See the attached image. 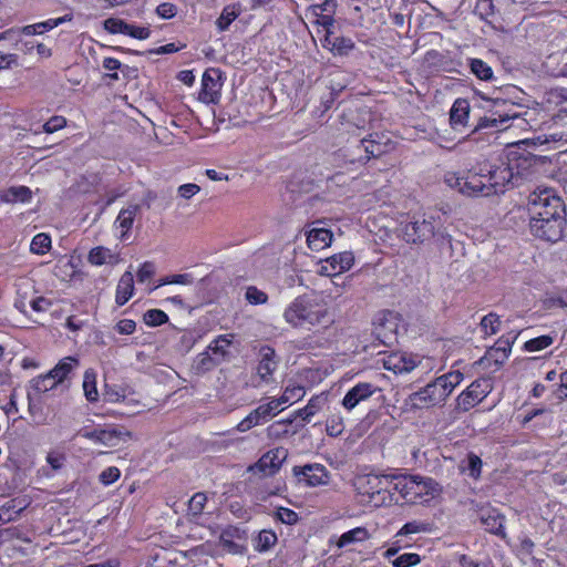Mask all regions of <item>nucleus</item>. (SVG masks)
<instances>
[{
    "instance_id": "1",
    "label": "nucleus",
    "mask_w": 567,
    "mask_h": 567,
    "mask_svg": "<svg viewBox=\"0 0 567 567\" xmlns=\"http://www.w3.org/2000/svg\"><path fill=\"white\" fill-rule=\"evenodd\" d=\"M526 162V158H514L480 163V172L485 174L486 196L504 193L508 185H518L528 175L527 167H523Z\"/></svg>"
},
{
    "instance_id": "2",
    "label": "nucleus",
    "mask_w": 567,
    "mask_h": 567,
    "mask_svg": "<svg viewBox=\"0 0 567 567\" xmlns=\"http://www.w3.org/2000/svg\"><path fill=\"white\" fill-rule=\"evenodd\" d=\"M284 317L292 327L306 329L331 321L327 308L308 296L296 298L285 310Z\"/></svg>"
},
{
    "instance_id": "3",
    "label": "nucleus",
    "mask_w": 567,
    "mask_h": 567,
    "mask_svg": "<svg viewBox=\"0 0 567 567\" xmlns=\"http://www.w3.org/2000/svg\"><path fill=\"white\" fill-rule=\"evenodd\" d=\"M529 219H560L566 223V208L560 197L545 189L533 193L528 202Z\"/></svg>"
},
{
    "instance_id": "4",
    "label": "nucleus",
    "mask_w": 567,
    "mask_h": 567,
    "mask_svg": "<svg viewBox=\"0 0 567 567\" xmlns=\"http://www.w3.org/2000/svg\"><path fill=\"white\" fill-rule=\"evenodd\" d=\"M450 186L457 188L467 196H486L485 174L480 172V163L470 169L464 176H451L447 178Z\"/></svg>"
},
{
    "instance_id": "5",
    "label": "nucleus",
    "mask_w": 567,
    "mask_h": 567,
    "mask_svg": "<svg viewBox=\"0 0 567 567\" xmlns=\"http://www.w3.org/2000/svg\"><path fill=\"white\" fill-rule=\"evenodd\" d=\"M449 393L436 378L433 382L426 384L421 390L409 395V403L413 409H424L443 404L449 398Z\"/></svg>"
},
{
    "instance_id": "6",
    "label": "nucleus",
    "mask_w": 567,
    "mask_h": 567,
    "mask_svg": "<svg viewBox=\"0 0 567 567\" xmlns=\"http://www.w3.org/2000/svg\"><path fill=\"white\" fill-rule=\"evenodd\" d=\"M493 390V383L488 378H481L473 381L466 390L456 398V408L467 412L482 402Z\"/></svg>"
},
{
    "instance_id": "7",
    "label": "nucleus",
    "mask_w": 567,
    "mask_h": 567,
    "mask_svg": "<svg viewBox=\"0 0 567 567\" xmlns=\"http://www.w3.org/2000/svg\"><path fill=\"white\" fill-rule=\"evenodd\" d=\"M434 219L417 218L404 224L401 228L402 238L409 244H423L436 235Z\"/></svg>"
},
{
    "instance_id": "8",
    "label": "nucleus",
    "mask_w": 567,
    "mask_h": 567,
    "mask_svg": "<svg viewBox=\"0 0 567 567\" xmlns=\"http://www.w3.org/2000/svg\"><path fill=\"white\" fill-rule=\"evenodd\" d=\"M288 456V451L284 447H277L266 452L255 464L248 467V471L260 476H271L276 474L284 461Z\"/></svg>"
},
{
    "instance_id": "9",
    "label": "nucleus",
    "mask_w": 567,
    "mask_h": 567,
    "mask_svg": "<svg viewBox=\"0 0 567 567\" xmlns=\"http://www.w3.org/2000/svg\"><path fill=\"white\" fill-rule=\"evenodd\" d=\"M566 223L560 219H529L530 233L545 241L557 243L563 238Z\"/></svg>"
},
{
    "instance_id": "10",
    "label": "nucleus",
    "mask_w": 567,
    "mask_h": 567,
    "mask_svg": "<svg viewBox=\"0 0 567 567\" xmlns=\"http://www.w3.org/2000/svg\"><path fill=\"white\" fill-rule=\"evenodd\" d=\"M398 316L388 311L374 322L373 333L384 346H392L396 342Z\"/></svg>"
},
{
    "instance_id": "11",
    "label": "nucleus",
    "mask_w": 567,
    "mask_h": 567,
    "mask_svg": "<svg viewBox=\"0 0 567 567\" xmlns=\"http://www.w3.org/2000/svg\"><path fill=\"white\" fill-rule=\"evenodd\" d=\"M408 486V498L409 503H417L424 495H434L437 489V483L432 478H424L419 475H410Z\"/></svg>"
},
{
    "instance_id": "12",
    "label": "nucleus",
    "mask_w": 567,
    "mask_h": 567,
    "mask_svg": "<svg viewBox=\"0 0 567 567\" xmlns=\"http://www.w3.org/2000/svg\"><path fill=\"white\" fill-rule=\"evenodd\" d=\"M220 72L218 69H208L203 74L199 99L206 103H216L221 89Z\"/></svg>"
},
{
    "instance_id": "13",
    "label": "nucleus",
    "mask_w": 567,
    "mask_h": 567,
    "mask_svg": "<svg viewBox=\"0 0 567 567\" xmlns=\"http://www.w3.org/2000/svg\"><path fill=\"white\" fill-rule=\"evenodd\" d=\"M292 472L297 477L303 476L306 483L312 487L327 485L329 483V472L319 463L295 466Z\"/></svg>"
},
{
    "instance_id": "14",
    "label": "nucleus",
    "mask_w": 567,
    "mask_h": 567,
    "mask_svg": "<svg viewBox=\"0 0 567 567\" xmlns=\"http://www.w3.org/2000/svg\"><path fill=\"white\" fill-rule=\"evenodd\" d=\"M478 518L487 532L502 538L506 537L504 529L505 517L497 509L492 507H482L478 511Z\"/></svg>"
},
{
    "instance_id": "15",
    "label": "nucleus",
    "mask_w": 567,
    "mask_h": 567,
    "mask_svg": "<svg viewBox=\"0 0 567 567\" xmlns=\"http://www.w3.org/2000/svg\"><path fill=\"white\" fill-rule=\"evenodd\" d=\"M377 391V388L368 382L358 383L351 388L342 400V405L348 411L353 410L358 404L367 401Z\"/></svg>"
},
{
    "instance_id": "16",
    "label": "nucleus",
    "mask_w": 567,
    "mask_h": 567,
    "mask_svg": "<svg viewBox=\"0 0 567 567\" xmlns=\"http://www.w3.org/2000/svg\"><path fill=\"white\" fill-rule=\"evenodd\" d=\"M277 367L278 361L276 360L275 350L268 346L261 347L259 350V362L257 367V373L260 379L268 382Z\"/></svg>"
},
{
    "instance_id": "17",
    "label": "nucleus",
    "mask_w": 567,
    "mask_h": 567,
    "mask_svg": "<svg viewBox=\"0 0 567 567\" xmlns=\"http://www.w3.org/2000/svg\"><path fill=\"white\" fill-rule=\"evenodd\" d=\"M390 475L369 474L360 480V488L364 494L373 496L389 489Z\"/></svg>"
},
{
    "instance_id": "18",
    "label": "nucleus",
    "mask_w": 567,
    "mask_h": 567,
    "mask_svg": "<svg viewBox=\"0 0 567 567\" xmlns=\"http://www.w3.org/2000/svg\"><path fill=\"white\" fill-rule=\"evenodd\" d=\"M332 233L326 228H312L307 233V244L311 250L320 251L330 246Z\"/></svg>"
},
{
    "instance_id": "19",
    "label": "nucleus",
    "mask_w": 567,
    "mask_h": 567,
    "mask_svg": "<svg viewBox=\"0 0 567 567\" xmlns=\"http://www.w3.org/2000/svg\"><path fill=\"white\" fill-rule=\"evenodd\" d=\"M131 437V433L123 426H109L102 429V445L107 447L118 446Z\"/></svg>"
},
{
    "instance_id": "20",
    "label": "nucleus",
    "mask_w": 567,
    "mask_h": 567,
    "mask_svg": "<svg viewBox=\"0 0 567 567\" xmlns=\"http://www.w3.org/2000/svg\"><path fill=\"white\" fill-rule=\"evenodd\" d=\"M470 116V104L466 100L457 99L450 112V123L453 128L464 127Z\"/></svg>"
},
{
    "instance_id": "21",
    "label": "nucleus",
    "mask_w": 567,
    "mask_h": 567,
    "mask_svg": "<svg viewBox=\"0 0 567 567\" xmlns=\"http://www.w3.org/2000/svg\"><path fill=\"white\" fill-rule=\"evenodd\" d=\"M32 192L27 186H12L0 190V203H27L31 199Z\"/></svg>"
},
{
    "instance_id": "22",
    "label": "nucleus",
    "mask_w": 567,
    "mask_h": 567,
    "mask_svg": "<svg viewBox=\"0 0 567 567\" xmlns=\"http://www.w3.org/2000/svg\"><path fill=\"white\" fill-rule=\"evenodd\" d=\"M134 278L131 271H125L118 280L116 287L115 302L117 306L125 305L133 296Z\"/></svg>"
},
{
    "instance_id": "23",
    "label": "nucleus",
    "mask_w": 567,
    "mask_h": 567,
    "mask_svg": "<svg viewBox=\"0 0 567 567\" xmlns=\"http://www.w3.org/2000/svg\"><path fill=\"white\" fill-rule=\"evenodd\" d=\"M269 406H265V404L259 405L255 410H252L238 425L237 430L239 432H246L251 427L258 425L259 423L268 420L271 415L269 414Z\"/></svg>"
},
{
    "instance_id": "24",
    "label": "nucleus",
    "mask_w": 567,
    "mask_h": 567,
    "mask_svg": "<svg viewBox=\"0 0 567 567\" xmlns=\"http://www.w3.org/2000/svg\"><path fill=\"white\" fill-rule=\"evenodd\" d=\"M383 365L386 370H391L394 373L410 372L415 368V363L412 359H408L399 353H394L384 359Z\"/></svg>"
},
{
    "instance_id": "25",
    "label": "nucleus",
    "mask_w": 567,
    "mask_h": 567,
    "mask_svg": "<svg viewBox=\"0 0 567 567\" xmlns=\"http://www.w3.org/2000/svg\"><path fill=\"white\" fill-rule=\"evenodd\" d=\"M326 261L333 271L340 274L351 268L354 262V256L351 251H343L327 258Z\"/></svg>"
},
{
    "instance_id": "26",
    "label": "nucleus",
    "mask_w": 567,
    "mask_h": 567,
    "mask_svg": "<svg viewBox=\"0 0 567 567\" xmlns=\"http://www.w3.org/2000/svg\"><path fill=\"white\" fill-rule=\"evenodd\" d=\"M87 260L94 266H101L104 264H116L117 258L112 251L103 246L94 247L90 250Z\"/></svg>"
},
{
    "instance_id": "27",
    "label": "nucleus",
    "mask_w": 567,
    "mask_h": 567,
    "mask_svg": "<svg viewBox=\"0 0 567 567\" xmlns=\"http://www.w3.org/2000/svg\"><path fill=\"white\" fill-rule=\"evenodd\" d=\"M76 364V359L72 357L64 358L49 372L50 378H53L60 384L68 378Z\"/></svg>"
},
{
    "instance_id": "28",
    "label": "nucleus",
    "mask_w": 567,
    "mask_h": 567,
    "mask_svg": "<svg viewBox=\"0 0 567 567\" xmlns=\"http://www.w3.org/2000/svg\"><path fill=\"white\" fill-rule=\"evenodd\" d=\"M220 363L219 357H215L209 350H206L196 357L193 368L197 373L202 374L213 370Z\"/></svg>"
},
{
    "instance_id": "29",
    "label": "nucleus",
    "mask_w": 567,
    "mask_h": 567,
    "mask_svg": "<svg viewBox=\"0 0 567 567\" xmlns=\"http://www.w3.org/2000/svg\"><path fill=\"white\" fill-rule=\"evenodd\" d=\"M140 209L141 206L138 204H131L120 212L116 218V223L123 229L122 237L132 228L134 219L138 214Z\"/></svg>"
},
{
    "instance_id": "30",
    "label": "nucleus",
    "mask_w": 567,
    "mask_h": 567,
    "mask_svg": "<svg viewBox=\"0 0 567 567\" xmlns=\"http://www.w3.org/2000/svg\"><path fill=\"white\" fill-rule=\"evenodd\" d=\"M233 334H224L219 336L215 340L210 342L207 350L212 352L215 357L220 358V362L225 361L227 354H228V348L230 347L233 342Z\"/></svg>"
},
{
    "instance_id": "31",
    "label": "nucleus",
    "mask_w": 567,
    "mask_h": 567,
    "mask_svg": "<svg viewBox=\"0 0 567 567\" xmlns=\"http://www.w3.org/2000/svg\"><path fill=\"white\" fill-rule=\"evenodd\" d=\"M369 538V532L364 527H355L351 530L343 533L339 540L338 546L344 547L352 543L363 542Z\"/></svg>"
},
{
    "instance_id": "32",
    "label": "nucleus",
    "mask_w": 567,
    "mask_h": 567,
    "mask_svg": "<svg viewBox=\"0 0 567 567\" xmlns=\"http://www.w3.org/2000/svg\"><path fill=\"white\" fill-rule=\"evenodd\" d=\"M324 399L320 396H313L309 400L308 404L296 411V415L302 419V422H309L313 415H316L322 408Z\"/></svg>"
},
{
    "instance_id": "33",
    "label": "nucleus",
    "mask_w": 567,
    "mask_h": 567,
    "mask_svg": "<svg viewBox=\"0 0 567 567\" xmlns=\"http://www.w3.org/2000/svg\"><path fill=\"white\" fill-rule=\"evenodd\" d=\"M513 342L509 340H498L497 346L488 352V355L495 358L496 363L503 364L511 353Z\"/></svg>"
},
{
    "instance_id": "34",
    "label": "nucleus",
    "mask_w": 567,
    "mask_h": 567,
    "mask_svg": "<svg viewBox=\"0 0 567 567\" xmlns=\"http://www.w3.org/2000/svg\"><path fill=\"white\" fill-rule=\"evenodd\" d=\"M83 390L85 398L90 402H95L99 399V393L96 389L95 373L93 371H85L83 378Z\"/></svg>"
},
{
    "instance_id": "35",
    "label": "nucleus",
    "mask_w": 567,
    "mask_h": 567,
    "mask_svg": "<svg viewBox=\"0 0 567 567\" xmlns=\"http://www.w3.org/2000/svg\"><path fill=\"white\" fill-rule=\"evenodd\" d=\"M471 71L483 81H489L493 79V70L491 66L481 59L470 60Z\"/></svg>"
},
{
    "instance_id": "36",
    "label": "nucleus",
    "mask_w": 567,
    "mask_h": 567,
    "mask_svg": "<svg viewBox=\"0 0 567 567\" xmlns=\"http://www.w3.org/2000/svg\"><path fill=\"white\" fill-rule=\"evenodd\" d=\"M51 248V238L44 233L35 235L31 241L30 250L37 255H44Z\"/></svg>"
},
{
    "instance_id": "37",
    "label": "nucleus",
    "mask_w": 567,
    "mask_h": 567,
    "mask_svg": "<svg viewBox=\"0 0 567 567\" xmlns=\"http://www.w3.org/2000/svg\"><path fill=\"white\" fill-rule=\"evenodd\" d=\"M361 145L367 154L364 156L365 161L370 159L371 157H379L385 152V145L375 140L363 138L361 140Z\"/></svg>"
},
{
    "instance_id": "38",
    "label": "nucleus",
    "mask_w": 567,
    "mask_h": 567,
    "mask_svg": "<svg viewBox=\"0 0 567 567\" xmlns=\"http://www.w3.org/2000/svg\"><path fill=\"white\" fill-rule=\"evenodd\" d=\"M277 542V536L271 530H261L256 538L255 548L258 551H266L270 549Z\"/></svg>"
},
{
    "instance_id": "39",
    "label": "nucleus",
    "mask_w": 567,
    "mask_h": 567,
    "mask_svg": "<svg viewBox=\"0 0 567 567\" xmlns=\"http://www.w3.org/2000/svg\"><path fill=\"white\" fill-rule=\"evenodd\" d=\"M354 49V42L350 38L336 37L332 41L331 51L338 55H347Z\"/></svg>"
},
{
    "instance_id": "40",
    "label": "nucleus",
    "mask_w": 567,
    "mask_h": 567,
    "mask_svg": "<svg viewBox=\"0 0 567 567\" xmlns=\"http://www.w3.org/2000/svg\"><path fill=\"white\" fill-rule=\"evenodd\" d=\"M225 539L246 542L248 539V534L245 529L237 526H228L221 530L219 536V542H225Z\"/></svg>"
},
{
    "instance_id": "41",
    "label": "nucleus",
    "mask_w": 567,
    "mask_h": 567,
    "mask_svg": "<svg viewBox=\"0 0 567 567\" xmlns=\"http://www.w3.org/2000/svg\"><path fill=\"white\" fill-rule=\"evenodd\" d=\"M445 391L451 394L453 390L461 383L463 380V374L460 371H453L446 374H443L437 378Z\"/></svg>"
},
{
    "instance_id": "42",
    "label": "nucleus",
    "mask_w": 567,
    "mask_h": 567,
    "mask_svg": "<svg viewBox=\"0 0 567 567\" xmlns=\"http://www.w3.org/2000/svg\"><path fill=\"white\" fill-rule=\"evenodd\" d=\"M554 342V338L550 336H540L534 339H530L525 342L524 349L528 352H535L540 351L549 346H551Z\"/></svg>"
},
{
    "instance_id": "43",
    "label": "nucleus",
    "mask_w": 567,
    "mask_h": 567,
    "mask_svg": "<svg viewBox=\"0 0 567 567\" xmlns=\"http://www.w3.org/2000/svg\"><path fill=\"white\" fill-rule=\"evenodd\" d=\"M168 321V316L159 309H151L144 313V322L151 327H157Z\"/></svg>"
},
{
    "instance_id": "44",
    "label": "nucleus",
    "mask_w": 567,
    "mask_h": 567,
    "mask_svg": "<svg viewBox=\"0 0 567 567\" xmlns=\"http://www.w3.org/2000/svg\"><path fill=\"white\" fill-rule=\"evenodd\" d=\"M238 14L239 12L235 9V7H226L216 21V25L219 31L227 30L229 24L238 17Z\"/></svg>"
},
{
    "instance_id": "45",
    "label": "nucleus",
    "mask_w": 567,
    "mask_h": 567,
    "mask_svg": "<svg viewBox=\"0 0 567 567\" xmlns=\"http://www.w3.org/2000/svg\"><path fill=\"white\" fill-rule=\"evenodd\" d=\"M207 503V496L205 493L198 492L193 495L188 502V512L193 516H198L203 513L205 504Z\"/></svg>"
},
{
    "instance_id": "46",
    "label": "nucleus",
    "mask_w": 567,
    "mask_h": 567,
    "mask_svg": "<svg viewBox=\"0 0 567 567\" xmlns=\"http://www.w3.org/2000/svg\"><path fill=\"white\" fill-rule=\"evenodd\" d=\"M23 501L20 499H10L0 506V511L3 512V515L13 517V520L20 515V513L25 508Z\"/></svg>"
},
{
    "instance_id": "47",
    "label": "nucleus",
    "mask_w": 567,
    "mask_h": 567,
    "mask_svg": "<svg viewBox=\"0 0 567 567\" xmlns=\"http://www.w3.org/2000/svg\"><path fill=\"white\" fill-rule=\"evenodd\" d=\"M421 561V557L414 553H404L396 556L392 561L393 567H413Z\"/></svg>"
},
{
    "instance_id": "48",
    "label": "nucleus",
    "mask_w": 567,
    "mask_h": 567,
    "mask_svg": "<svg viewBox=\"0 0 567 567\" xmlns=\"http://www.w3.org/2000/svg\"><path fill=\"white\" fill-rule=\"evenodd\" d=\"M499 317L496 313H488L481 320V327L486 334H495L499 328Z\"/></svg>"
},
{
    "instance_id": "49",
    "label": "nucleus",
    "mask_w": 567,
    "mask_h": 567,
    "mask_svg": "<svg viewBox=\"0 0 567 567\" xmlns=\"http://www.w3.org/2000/svg\"><path fill=\"white\" fill-rule=\"evenodd\" d=\"M410 476H394L390 475V483L389 487L392 486V488L401 494L403 499L406 501L408 498V486H409Z\"/></svg>"
},
{
    "instance_id": "50",
    "label": "nucleus",
    "mask_w": 567,
    "mask_h": 567,
    "mask_svg": "<svg viewBox=\"0 0 567 567\" xmlns=\"http://www.w3.org/2000/svg\"><path fill=\"white\" fill-rule=\"evenodd\" d=\"M495 7L493 0H477L474 12L480 16L481 19L487 20L494 16Z\"/></svg>"
},
{
    "instance_id": "51",
    "label": "nucleus",
    "mask_w": 567,
    "mask_h": 567,
    "mask_svg": "<svg viewBox=\"0 0 567 567\" xmlns=\"http://www.w3.org/2000/svg\"><path fill=\"white\" fill-rule=\"evenodd\" d=\"M499 125H504V122H503L502 117L499 116L498 112H495L492 114V116L481 117L474 127V132L482 130V128H488V127L497 128Z\"/></svg>"
},
{
    "instance_id": "52",
    "label": "nucleus",
    "mask_w": 567,
    "mask_h": 567,
    "mask_svg": "<svg viewBox=\"0 0 567 567\" xmlns=\"http://www.w3.org/2000/svg\"><path fill=\"white\" fill-rule=\"evenodd\" d=\"M246 300L251 305H264L268 300V296L266 292L259 290L255 286H250L246 290Z\"/></svg>"
},
{
    "instance_id": "53",
    "label": "nucleus",
    "mask_w": 567,
    "mask_h": 567,
    "mask_svg": "<svg viewBox=\"0 0 567 567\" xmlns=\"http://www.w3.org/2000/svg\"><path fill=\"white\" fill-rule=\"evenodd\" d=\"M219 544L224 550L231 555H244L247 551L245 542L225 539V542H219Z\"/></svg>"
},
{
    "instance_id": "54",
    "label": "nucleus",
    "mask_w": 567,
    "mask_h": 567,
    "mask_svg": "<svg viewBox=\"0 0 567 567\" xmlns=\"http://www.w3.org/2000/svg\"><path fill=\"white\" fill-rule=\"evenodd\" d=\"M104 29L110 33H122L124 34V30L127 29V22L117 18H109L103 22Z\"/></svg>"
},
{
    "instance_id": "55",
    "label": "nucleus",
    "mask_w": 567,
    "mask_h": 567,
    "mask_svg": "<svg viewBox=\"0 0 567 567\" xmlns=\"http://www.w3.org/2000/svg\"><path fill=\"white\" fill-rule=\"evenodd\" d=\"M65 125L66 120L63 116L55 115L42 125V132L51 134L63 128Z\"/></svg>"
},
{
    "instance_id": "56",
    "label": "nucleus",
    "mask_w": 567,
    "mask_h": 567,
    "mask_svg": "<svg viewBox=\"0 0 567 567\" xmlns=\"http://www.w3.org/2000/svg\"><path fill=\"white\" fill-rule=\"evenodd\" d=\"M58 385V382L53 378H50L48 373L44 377H39L33 380V386L39 392H47Z\"/></svg>"
},
{
    "instance_id": "57",
    "label": "nucleus",
    "mask_w": 567,
    "mask_h": 567,
    "mask_svg": "<svg viewBox=\"0 0 567 567\" xmlns=\"http://www.w3.org/2000/svg\"><path fill=\"white\" fill-rule=\"evenodd\" d=\"M276 517L284 524L293 525L298 522V514L286 507H279L276 512Z\"/></svg>"
},
{
    "instance_id": "58",
    "label": "nucleus",
    "mask_w": 567,
    "mask_h": 567,
    "mask_svg": "<svg viewBox=\"0 0 567 567\" xmlns=\"http://www.w3.org/2000/svg\"><path fill=\"white\" fill-rule=\"evenodd\" d=\"M337 8V0H323L321 4H312L309 10L317 17H319L322 12H328V14H334Z\"/></svg>"
},
{
    "instance_id": "59",
    "label": "nucleus",
    "mask_w": 567,
    "mask_h": 567,
    "mask_svg": "<svg viewBox=\"0 0 567 567\" xmlns=\"http://www.w3.org/2000/svg\"><path fill=\"white\" fill-rule=\"evenodd\" d=\"M124 34L130 35L135 39H138V40H144L150 37L151 31L146 27H138V25L127 23V29L124 30Z\"/></svg>"
},
{
    "instance_id": "60",
    "label": "nucleus",
    "mask_w": 567,
    "mask_h": 567,
    "mask_svg": "<svg viewBox=\"0 0 567 567\" xmlns=\"http://www.w3.org/2000/svg\"><path fill=\"white\" fill-rule=\"evenodd\" d=\"M121 472L115 466H110L102 471L99 478L103 485H110L120 478Z\"/></svg>"
},
{
    "instance_id": "61",
    "label": "nucleus",
    "mask_w": 567,
    "mask_h": 567,
    "mask_svg": "<svg viewBox=\"0 0 567 567\" xmlns=\"http://www.w3.org/2000/svg\"><path fill=\"white\" fill-rule=\"evenodd\" d=\"M427 530V524L420 522H409L403 525V527L399 530L398 535H410L417 534Z\"/></svg>"
},
{
    "instance_id": "62",
    "label": "nucleus",
    "mask_w": 567,
    "mask_h": 567,
    "mask_svg": "<svg viewBox=\"0 0 567 567\" xmlns=\"http://www.w3.org/2000/svg\"><path fill=\"white\" fill-rule=\"evenodd\" d=\"M156 13L163 19H171L176 16L177 8L171 2H163L157 6Z\"/></svg>"
},
{
    "instance_id": "63",
    "label": "nucleus",
    "mask_w": 567,
    "mask_h": 567,
    "mask_svg": "<svg viewBox=\"0 0 567 567\" xmlns=\"http://www.w3.org/2000/svg\"><path fill=\"white\" fill-rule=\"evenodd\" d=\"M155 274V265L151 261H145L137 271V281L145 282Z\"/></svg>"
},
{
    "instance_id": "64",
    "label": "nucleus",
    "mask_w": 567,
    "mask_h": 567,
    "mask_svg": "<svg viewBox=\"0 0 567 567\" xmlns=\"http://www.w3.org/2000/svg\"><path fill=\"white\" fill-rule=\"evenodd\" d=\"M461 567H494L493 564L488 560L484 561H475L468 558L466 555H462L460 557Z\"/></svg>"
}]
</instances>
